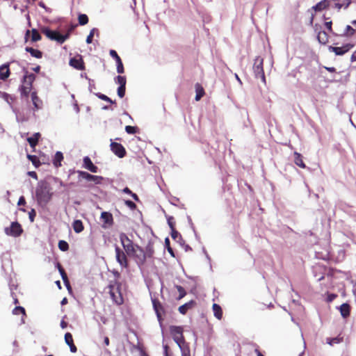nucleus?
<instances>
[{
	"label": "nucleus",
	"instance_id": "5",
	"mask_svg": "<svg viewBox=\"0 0 356 356\" xmlns=\"http://www.w3.org/2000/svg\"><path fill=\"white\" fill-rule=\"evenodd\" d=\"M264 59L261 56L255 58L253 65V71L256 78H260L263 83H266V76L264 70Z\"/></svg>",
	"mask_w": 356,
	"mask_h": 356
},
{
	"label": "nucleus",
	"instance_id": "52",
	"mask_svg": "<svg viewBox=\"0 0 356 356\" xmlns=\"http://www.w3.org/2000/svg\"><path fill=\"white\" fill-rule=\"evenodd\" d=\"M325 26L326 27V29L330 32V33H332L333 31H332V21H329V22H325V24H324Z\"/></svg>",
	"mask_w": 356,
	"mask_h": 356
},
{
	"label": "nucleus",
	"instance_id": "12",
	"mask_svg": "<svg viewBox=\"0 0 356 356\" xmlns=\"http://www.w3.org/2000/svg\"><path fill=\"white\" fill-rule=\"evenodd\" d=\"M355 47V44L346 43L341 47L329 46L328 49L330 52H333L336 56H343Z\"/></svg>",
	"mask_w": 356,
	"mask_h": 356
},
{
	"label": "nucleus",
	"instance_id": "23",
	"mask_svg": "<svg viewBox=\"0 0 356 356\" xmlns=\"http://www.w3.org/2000/svg\"><path fill=\"white\" fill-rule=\"evenodd\" d=\"M10 74L9 65L3 64L0 66V79L5 81L7 79Z\"/></svg>",
	"mask_w": 356,
	"mask_h": 356
},
{
	"label": "nucleus",
	"instance_id": "2",
	"mask_svg": "<svg viewBox=\"0 0 356 356\" xmlns=\"http://www.w3.org/2000/svg\"><path fill=\"white\" fill-rule=\"evenodd\" d=\"M24 75L22 79V84L19 87V91L22 98L27 99L31 93L33 84L36 79L34 74L29 73L26 69H24Z\"/></svg>",
	"mask_w": 356,
	"mask_h": 356
},
{
	"label": "nucleus",
	"instance_id": "63",
	"mask_svg": "<svg viewBox=\"0 0 356 356\" xmlns=\"http://www.w3.org/2000/svg\"><path fill=\"white\" fill-rule=\"evenodd\" d=\"M123 192L124 193H127V194H129V195H131V193H132V191L128 187H125L123 189Z\"/></svg>",
	"mask_w": 356,
	"mask_h": 356
},
{
	"label": "nucleus",
	"instance_id": "42",
	"mask_svg": "<svg viewBox=\"0 0 356 356\" xmlns=\"http://www.w3.org/2000/svg\"><path fill=\"white\" fill-rule=\"evenodd\" d=\"M125 131L129 134H134L138 132V128L137 127L127 125L125 127Z\"/></svg>",
	"mask_w": 356,
	"mask_h": 356
},
{
	"label": "nucleus",
	"instance_id": "14",
	"mask_svg": "<svg viewBox=\"0 0 356 356\" xmlns=\"http://www.w3.org/2000/svg\"><path fill=\"white\" fill-rule=\"evenodd\" d=\"M111 149L119 158H123L126 155V149L120 143L111 142Z\"/></svg>",
	"mask_w": 356,
	"mask_h": 356
},
{
	"label": "nucleus",
	"instance_id": "18",
	"mask_svg": "<svg viewBox=\"0 0 356 356\" xmlns=\"http://www.w3.org/2000/svg\"><path fill=\"white\" fill-rule=\"evenodd\" d=\"M70 65L79 70H83L85 68L83 60L81 56L79 58L74 57L71 58Z\"/></svg>",
	"mask_w": 356,
	"mask_h": 356
},
{
	"label": "nucleus",
	"instance_id": "50",
	"mask_svg": "<svg viewBox=\"0 0 356 356\" xmlns=\"http://www.w3.org/2000/svg\"><path fill=\"white\" fill-rule=\"evenodd\" d=\"M35 216H36V212H35V209H32L29 212V219H30L31 222H33L34 221Z\"/></svg>",
	"mask_w": 356,
	"mask_h": 356
},
{
	"label": "nucleus",
	"instance_id": "16",
	"mask_svg": "<svg viewBox=\"0 0 356 356\" xmlns=\"http://www.w3.org/2000/svg\"><path fill=\"white\" fill-rule=\"evenodd\" d=\"M83 167L90 171L91 172L96 173L98 171V167L94 165L89 156H85L83 159Z\"/></svg>",
	"mask_w": 356,
	"mask_h": 356
},
{
	"label": "nucleus",
	"instance_id": "55",
	"mask_svg": "<svg viewBox=\"0 0 356 356\" xmlns=\"http://www.w3.org/2000/svg\"><path fill=\"white\" fill-rule=\"evenodd\" d=\"M70 30L65 35L61 34V37L63 39H62V40H60V44H63L67 39L69 38L70 35Z\"/></svg>",
	"mask_w": 356,
	"mask_h": 356
},
{
	"label": "nucleus",
	"instance_id": "4",
	"mask_svg": "<svg viewBox=\"0 0 356 356\" xmlns=\"http://www.w3.org/2000/svg\"><path fill=\"white\" fill-rule=\"evenodd\" d=\"M169 330L173 340L179 348L188 345L184 337V329L181 326L171 325Z\"/></svg>",
	"mask_w": 356,
	"mask_h": 356
},
{
	"label": "nucleus",
	"instance_id": "36",
	"mask_svg": "<svg viewBox=\"0 0 356 356\" xmlns=\"http://www.w3.org/2000/svg\"><path fill=\"white\" fill-rule=\"evenodd\" d=\"M31 40L32 42H35L40 41L41 40L42 37L37 29H33L31 31Z\"/></svg>",
	"mask_w": 356,
	"mask_h": 356
},
{
	"label": "nucleus",
	"instance_id": "11",
	"mask_svg": "<svg viewBox=\"0 0 356 356\" xmlns=\"http://www.w3.org/2000/svg\"><path fill=\"white\" fill-rule=\"evenodd\" d=\"M40 31L42 33L44 34L47 38H48L51 40L56 41L58 43L60 44V40H62L61 33H60L58 31H52L49 27L43 26L40 29Z\"/></svg>",
	"mask_w": 356,
	"mask_h": 356
},
{
	"label": "nucleus",
	"instance_id": "37",
	"mask_svg": "<svg viewBox=\"0 0 356 356\" xmlns=\"http://www.w3.org/2000/svg\"><path fill=\"white\" fill-rule=\"evenodd\" d=\"M78 21L79 25H86L88 23V17L86 14H80L78 17Z\"/></svg>",
	"mask_w": 356,
	"mask_h": 356
},
{
	"label": "nucleus",
	"instance_id": "13",
	"mask_svg": "<svg viewBox=\"0 0 356 356\" xmlns=\"http://www.w3.org/2000/svg\"><path fill=\"white\" fill-rule=\"evenodd\" d=\"M152 305L153 308L156 312L158 321L160 323L163 321V316L165 315V311L163 306V305L161 303V302L156 299V298H152Z\"/></svg>",
	"mask_w": 356,
	"mask_h": 356
},
{
	"label": "nucleus",
	"instance_id": "56",
	"mask_svg": "<svg viewBox=\"0 0 356 356\" xmlns=\"http://www.w3.org/2000/svg\"><path fill=\"white\" fill-rule=\"evenodd\" d=\"M17 204L19 206L20 205H25L26 204V200L24 196H21L18 200Z\"/></svg>",
	"mask_w": 356,
	"mask_h": 356
},
{
	"label": "nucleus",
	"instance_id": "10",
	"mask_svg": "<svg viewBox=\"0 0 356 356\" xmlns=\"http://www.w3.org/2000/svg\"><path fill=\"white\" fill-rule=\"evenodd\" d=\"M115 258L117 261L119 263L121 267L122 268H128L129 267V261L127 256V253H125L124 250H122L118 245L115 248Z\"/></svg>",
	"mask_w": 356,
	"mask_h": 356
},
{
	"label": "nucleus",
	"instance_id": "8",
	"mask_svg": "<svg viewBox=\"0 0 356 356\" xmlns=\"http://www.w3.org/2000/svg\"><path fill=\"white\" fill-rule=\"evenodd\" d=\"M5 234L13 237H18L23 233L22 225L18 222H13L10 227L4 229Z\"/></svg>",
	"mask_w": 356,
	"mask_h": 356
},
{
	"label": "nucleus",
	"instance_id": "33",
	"mask_svg": "<svg viewBox=\"0 0 356 356\" xmlns=\"http://www.w3.org/2000/svg\"><path fill=\"white\" fill-rule=\"evenodd\" d=\"M195 100L199 101L204 95V90L199 83H197L195 85Z\"/></svg>",
	"mask_w": 356,
	"mask_h": 356
},
{
	"label": "nucleus",
	"instance_id": "25",
	"mask_svg": "<svg viewBox=\"0 0 356 356\" xmlns=\"http://www.w3.org/2000/svg\"><path fill=\"white\" fill-rule=\"evenodd\" d=\"M339 311H340V313H341V315L343 317V318H347L350 316V306L349 304L348 303H343L340 307H339Z\"/></svg>",
	"mask_w": 356,
	"mask_h": 356
},
{
	"label": "nucleus",
	"instance_id": "35",
	"mask_svg": "<svg viewBox=\"0 0 356 356\" xmlns=\"http://www.w3.org/2000/svg\"><path fill=\"white\" fill-rule=\"evenodd\" d=\"M27 159L31 161L32 164L35 167L38 168L41 165V162L39 158L36 155L27 154Z\"/></svg>",
	"mask_w": 356,
	"mask_h": 356
},
{
	"label": "nucleus",
	"instance_id": "7",
	"mask_svg": "<svg viewBox=\"0 0 356 356\" xmlns=\"http://www.w3.org/2000/svg\"><path fill=\"white\" fill-rule=\"evenodd\" d=\"M78 174V179L80 181L81 179H86L88 181H92L95 184H99L102 182L104 178L101 176L93 175L87 172L82 170H73V173Z\"/></svg>",
	"mask_w": 356,
	"mask_h": 356
},
{
	"label": "nucleus",
	"instance_id": "57",
	"mask_svg": "<svg viewBox=\"0 0 356 356\" xmlns=\"http://www.w3.org/2000/svg\"><path fill=\"white\" fill-rule=\"evenodd\" d=\"M63 282H64L66 288L67 289V290L69 291H70L72 290V287H71V285L70 284V281H69L68 278H67L66 280H63Z\"/></svg>",
	"mask_w": 356,
	"mask_h": 356
},
{
	"label": "nucleus",
	"instance_id": "46",
	"mask_svg": "<svg viewBox=\"0 0 356 356\" xmlns=\"http://www.w3.org/2000/svg\"><path fill=\"white\" fill-rule=\"evenodd\" d=\"M0 97L3 98L8 103H10V99L13 101V98L10 97V95L5 92L0 91Z\"/></svg>",
	"mask_w": 356,
	"mask_h": 356
},
{
	"label": "nucleus",
	"instance_id": "60",
	"mask_svg": "<svg viewBox=\"0 0 356 356\" xmlns=\"http://www.w3.org/2000/svg\"><path fill=\"white\" fill-rule=\"evenodd\" d=\"M325 70L330 72H335L336 68L334 67H325Z\"/></svg>",
	"mask_w": 356,
	"mask_h": 356
},
{
	"label": "nucleus",
	"instance_id": "27",
	"mask_svg": "<svg viewBox=\"0 0 356 356\" xmlns=\"http://www.w3.org/2000/svg\"><path fill=\"white\" fill-rule=\"evenodd\" d=\"M293 155H294V163L300 168H305L306 165L303 161L302 156L297 152H295Z\"/></svg>",
	"mask_w": 356,
	"mask_h": 356
},
{
	"label": "nucleus",
	"instance_id": "15",
	"mask_svg": "<svg viewBox=\"0 0 356 356\" xmlns=\"http://www.w3.org/2000/svg\"><path fill=\"white\" fill-rule=\"evenodd\" d=\"M110 56L115 60V63H117V72L119 74H122L124 72V66L122 61L120 57L118 56L116 51L111 49L110 50Z\"/></svg>",
	"mask_w": 356,
	"mask_h": 356
},
{
	"label": "nucleus",
	"instance_id": "40",
	"mask_svg": "<svg viewBox=\"0 0 356 356\" xmlns=\"http://www.w3.org/2000/svg\"><path fill=\"white\" fill-rule=\"evenodd\" d=\"M13 313L15 315H18L19 314H22L23 316H26V311L25 309L21 306H17L14 308L13 310Z\"/></svg>",
	"mask_w": 356,
	"mask_h": 356
},
{
	"label": "nucleus",
	"instance_id": "54",
	"mask_svg": "<svg viewBox=\"0 0 356 356\" xmlns=\"http://www.w3.org/2000/svg\"><path fill=\"white\" fill-rule=\"evenodd\" d=\"M328 340H329L328 343L330 345H333L334 343H338L340 342L339 339L337 337L332 338V339H328Z\"/></svg>",
	"mask_w": 356,
	"mask_h": 356
},
{
	"label": "nucleus",
	"instance_id": "21",
	"mask_svg": "<svg viewBox=\"0 0 356 356\" xmlns=\"http://www.w3.org/2000/svg\"><path fill=\"white\" fill-rule=\"evenodd\" d=\"M65 341L70 346V351L72 353H76L77 351L76 346L74 343L73 337L71 333L67 332L65 334Z\"/></svg>",
	"mask_w": 356,
	"mask_h": 356
},
{
	"label": "nucleus",
	"instance_id": "38",
	"mask_svg": "<svg viewBox=\"0 0 356 356\" xmlns=\"http://www.w3.org/2000/svg\"><path fill=\"white\" fill-rule=\"evenodd\" d=\"M179 348L181 353V356H191L189 344Z\"/></svg>",
	"mask_w": 356,
	"mask_h": 356
},
{
	"label": "nucleus",
	"instance_id": "58",
	"mask_svg": "<svg viewBox=\"0 0 356 356\" xmlns=\"http://www.w3.org/2000/svg\"><path fill=\"white\" fill-rule=\"evenodd\" d=\"M59 273L62 277L63 280H66L67 278H68L64 269L61 270Z\"/></svg>",
	"mask_w": 356,
	"mask_h": 356
},
{
	"label": "nucleus",
	"instance_id": "45",
	"mask_svg": "<svg viewBox=\"0 0 356 356\" xmlns=\"http://www.w3.org/2000/svg\"><path fill=\"white\" fill-rule=\"evenodd\" d=\"M167 221H168V224L170 227V229H173V228H175V218L174 217L172 216H168L167 217Z\"/></svg>",
	"mask_w": 356,
	"mask_h": 356
},
{
	"label": "nucleus",
	"instance_id": "39",
	"mask_svg": "<svg viewBox=\"0 0 356 356\" xmlns=\"http://www.w3.org/2000/svg\"><path fill=\"white\" fill-rule=\"evenodd\" d=\"M58 248L63 252L67 251L69 250V245L68 243L63 240H60L58 242Z\"/></svg>",
	"mask_w": 356,
	"mask_h": 356
},
{
	"label": "nucleus",
	"instance_id": "43",
	"mask_svg": "<svg viewBox=\"0 0 356 356\" xmlns=\"http://www.w3.org/2000/svg\"><path fill=\"white\" fill-rule=\"evenodd\" d=\"M165 245L168 250V252L170 254V255L173 257H175V253H174V251L172 250V248L170 247V240L168 238H166L165 239Z\"/></svg>",
	"mask_w": 356,
	"mask_h": 356
},
{
	"label": "nucleus",
	"instance_id": "24",
	"mask_svg": "<svg viewBox=\"0 0 356 356\" xmlns=\"http://www.w3.org/2000/svg\"><path fill=\"white\" fill-rule=\"evenodd\" d=\"M41 136V134L39 132L35 133L33 136L27 138V141L29 143L30 146L33 148H35L38 143L39 139Z\"/></svg>",
	"mask_w": 356,
	"mask_h": 356
},
{
	"label": "nucleus",
	"instance_id": "26",
	"mask_svg": "<svg viewBox=\"0 0 356 356\" xmlns=\"http://www.w3.org/2000/svg\"><path fill=\"white\" fill-rule=\"evenodd\" d=\"M317 40L321 44H325L329 41V36L325 31H320L317 35Z\"/></svg>",
	"mask_w": 356,
	"mask_h": 356
},
{
	"label": "nucleus",
	"instance_id": "20",
	"mask_svg": "<svg viewBox=\"0 0 356 356\" xmlns=\"http://www.w3.org/2000/svg\"><path fill=\"white\" fill-rule=\"evenodd\" d=\"M196 306V302L191 300L182 305H181L178 310L181 314H186L189 309H193Z\"/></svg>",
	"mask_w": 356,
	"mask_h": 356
},
{
	"label": "nucleus",
	"instance_id": "49",
	"mask_svg": "<svg viewBox=\"0 0 356 356\" xmlns=\"http://www.w3.org/2000/svg\"><path fill=\"white\" fill-rule=\"evenodd\" d=\"M95 29H92L89 35L87 36L86 38V43L87 44H90L92 43V38H93V36H94V33H95Z\"/></svg>",
	"mask_w": 356,
	"mask_h": 356
},
{
	"label": "nucleus",
	"instance_id": "28",
	"mask_svg": "<svg viewBox=\"0 0 356 356\" xmlns=\"http://www.w3.org/2000/svg\"><path fill=\"white\" fill-rule=\"evenodd\" d=\"M212 309L213 312L214 316L218 320H221V318H222V310L221 307L216 303H213L212 306Z\"/></svg>",
	"mask_w": 356,
	"mask_h": 356
},
{
	"label": "nucleus",
	"instance_id": "31",
	"mask_svg": "<svg viewBox=\"0 0 356 356\" xmlns=\"http://www.w3.org/2000/svg\"><path fill=\"white\" fill-rule=\"evenodd\" d=\"M72 227L76 233H80L84 229L83 224L81 220H75L72 223Z\"/></svg>",
	"mask_w": 356,
	"mask_h": 356
},
{
	"label": "nucleus",
	"instance_id": "1",
	"mask_svg": "<svg viewBox=\"0 0 356 356\" xmlns=\"http://www.w3.org/2000/svg\"><path fill=\"white\" fill-rule=\"evenodd\" d=\"M53 193L51 188L46 181H40L35 190V197L38 204L46 206L51 200Z\"/></svg>",
	"mask_w": 356,
	"mask_h": 356
},
{
	"label": "nucleus",
	"instance_id": "44",
	"mask_svg": "<svg viewBox=\"0 0 356 356\" xmlns=\"http://www.w3.org/2000/svg\"><path fill=\"white\" fill-rule=\"evenodd\" d=\"M100 99L102 100H104V101H106V102H108L109 103H111V104H115V101H113L111 98H109L108 97H107L106 95H104V94H102V93H97L96 95Z\"/></svg>",
	"mask_w": 356,
	"mask_h": 356
},
{
	"label": "nucleus",
	"instance_id": "29",
	"mask_svg": "<svg viewBox=\"0 0 356 356\" xmlns=\"http://www.w3.org/2000/svg\"><path fill=\"white\" fill-rule=\"evenodd\" d=\"M26 51L29 52L33 57L36 58H41L42 57V52L38 49H33V47H26Z\"/></svg>",
	"mask_w": 356,
	"mask_h": 356
},
{
	"label": "nucleus",
	"instance_id": "41",
	"mask_svg": "<svg viewBox=\"0 0 356 356\" xmlns=\"http://www.w3.org/2000/svg\"><path fill=\"white\" fill-rule=\"evenodd\" d=\"M115 82L120 85V86H126V77L123 76L118 75L115 78Z\"/></svg>",
	"mask_w": 356,
	"mask_h": 356
},
{
	"label": "nucleus",
	"instance_id": "3",
	"mask_svg": "<svg viewBox=\"0 0 356 356\" xmlns=\"http://www.w3.org/2000/svg\"><path fill=\"white\" fill-rule=\"evenodd\" d=\"M121 283L117 280H111L108 286L110 296L113 301L118 305H121L124 302L121 293Z\"/></svg>",
	"mask_w": 356,
	"mask_h": 356
},
{
	"label": "nucleus",
	"instance_id": "62",
	"mask_svg": "<svg viewBox=\"0 0 356 356\" xmlns=\"http://www.w3.org/2000/svg\"><path fill=\"white\" fill-rule=\"evenodd\" d=\"M350 61L351 62H355L356 61V50L351 55V56H350Z\"/></svg>",
	"mask_w": 356,
	"mask_h": 356
},
{
	"label": "nucleus",
	"instance_id": "51",
	"mask_svg": "<svg viewBox=\"0 0 356 356\" xmlns=\"http://www.w3.org/2000/svg\"><path fill=\"white\" fill-rule=\"evenodd\" d=\"M125 204L131 209H135L136 208V204L131 200H126Z\"/></svg>",
	"mask_w": 356,
	"mask_h": 356
},
{
	"label": "nucleus",
	"instance_id": "47",
	"mask_svg": "<svg viewBox=\"0 0 356 356\" xmlns=\"http://www.w3.org/2000/svg\"><path fill=\"white\" fill-rule=\"evenodd\" d=\"M126 86H119L118 88V95L122 98L125 95Z\"/></svg>",
	"mask_w": 356,
	"mask_h": 356
},
{
	"label": "nucleus",
	"instance_id": "6",
	"mask_svg": "<svg viewBox=\"0 0 356 356\" xmlns=\"http://www.w3.org/2000/svg\"><path fill=\"white\" fill-rule=\"evenodd\" d=\"M119 238L127 254L129 256L130 255V253H133L134 252V248H136L138 245L134 244L124 233H121Z\"/></svg>",
	"mask_w": 356,
	"mask_h": 356
},
{
	"label": "nucleus",
	"instance_id": "30",
	"mask_svg": "<svg viewBox=\"0 0 356 356\" xmlns=\"http://www.w3.org/2000/svg\"><path fill=\"white\" fill-rule=\"evenodd\" d=\"M63 160V155L62 152H57L55 154L54 158L53 159V164L56 168H58L61 165V161Z\"/></svg>",
	"mask_w": 356,
	"mask_h": 356
},
{
	"label": "nucleus",
	"instance_id": "48",
	"mask_svg": "<svg viewBox=\"0 0 356 356\" xmlns=\"http://www.w3.org/2000/svg\"><path fill=\"white\" fill-rule=\"evenodd\" d=\"M177 289L179 293V299H181L182 298H184L186 296V293L184 289L181 286H177Z\"/></svg>",
	"mask_w": 356,
	"mask_h": 356
},
{
	"label": "nucleus",
	"instance_id": "32",
	"mask_svg": "<svg viewBox=\"0 0 356 356\" xmlns=\"http://www.w3.org/2000/svg\"><path fill=\"white\" fill-rule=\"evenodd\" d=\"M355 32L356 31L355 29L350 25H347L342 35L346 38H351L355 34Z\"/></svg>",
	"mask_w": 356,
	"mask_h": 356
},
{
	"label": "nucleus",
	"instance_id": "9",
	"mask_svg": "<svg viewBox=\"0 0 356 356\" xmlns=\"http://www.w3.org/2000/svg\"><path fill=\"white\" fill-rule=\"evenodd\" d=\"M129 256L132 257L139 266L143 265L146 261L145 251L139 245H137L136 248H134V252L133 253H130V255Z\"/></svg>",
	"mask_w": 356,
	"mask_h": 356
},
{
	"label": "nucleus",
	"instance_id": "64",
	"mask_svg": "<svg viewBox=\"0 0 356 356\" xmlns=\"http://www.w3.org/2000/svg\"><path fill=\"white\" fill-rule=\"evenodd\" d=\"M33 71H34L36 73H39L40 71V65H37L36 67H33L32 68Z\"/></svg>",
	"mask_w": 356,
	"mask_h": 356
},
{
	"label": "nucleus",
	"instance_id": "19",
	"mask_svg": "<svg viewBox=\"0 0 356 356\" xmlns=\"http://www.w3.org/2000/svg\"><path fill=\"white\" fill-rule=\"evenodd\" d=\"M31 101H32L33 106H34L33 110L38 111V110L42 108V101L38 96V93L35 90L31 92Z\"/></svg>",
	"mask_w": 356,
	"mask_h": 356
},
{
	"label": "nucleus",
	"instance_id": "22",
	"mask_svg": "<svg viewBox=\"0 0 356 356\" xmlns=\"http://www.w3.org/2000/svg\"><path fill=\"white\" fill-rule=\"evenodd\" d=\"M101 219L104 223L108 226H112L113 225V215L109 212H102L101 213Z\"/></svg>",
	"mask_w": 356,
	"mask_h": 356
},
{
	"label": "nucleus",
	"instance_id": "59",
	"mask_svg": "<svg viewBox=\"0 0 356 356\" xmlns=\"http://www.w3.org/2000/svg\"><path fill=\"white\" fill-rule=\"evenodd\" d=\"M28 175H29L30 177H33V179H38V175H37V173H36L35 172H34V171H30V172H28Z\"/></svg>",
	"mask_w": 356,
	"mask_h": 356
},
{
	"label": "nucleus",
	"instance_id": "53",
	"mask_svg": "<svg viewBox=\"0 0 356 356\" xmlns=\"http://www.w3.org/2000/svg\"><path fill=\"white\" fill-rule=\"evenodd\" d=\"M171 229V237L173 239H176L177 236L179 235V232L176 230L175 228L170 229Z\"/></svg>",
	"mask_w": 356,
	"mask_h": 356
},
{
	"label": "nucleus",
	"instance_id": "61",
	"mask_svg": "<svg viewBox=\"0 0 356 356\" xmlns=\"http://www.w3.org/2000/svg\"><path fill=\"white\" fill-rule=\"evenodd\" d=\"M67 323L66 321H65L64 320H62L61 322H60V327L63 328V329H65L67 327Z\"/></svg>",
	"mask_w": 356,
	"mask_h": 356
},
{
	"label": "nucleus",
	"instance_id": "17",
	"mask_svg": "<svg viewBox=\"0 0 356 356\" xmlns=\"http://www.w3.org/2000/svg\"><path fill=\"white\" fill-rule=\"evenodd\" d=\"M332 1V0H322L312 6L311 9L315 13L323 11L330 7Z\"/></svg>",
	"mask_w": 356,
	"mask_h": 356
},
{
	"label": "nucleus",
	"instance_id": "34",
	"mask_svg": "<svg viewBox=\"0 0 356 356\" xmlns=\"http://www.w3.org/2000/svg\"><path fill=\"white\" fill-rule=\"evenodd\" d=\"M145 256H146V259L147 257H152L154 253V245H153V243H148V244L146 245L145 247Z\"/></svg>",
	"mask_w": 356,
	"mask_h": 356
}]
</instances>
